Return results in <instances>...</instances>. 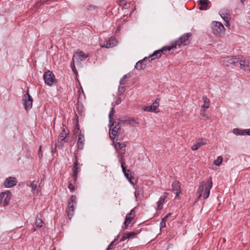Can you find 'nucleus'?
<instances>
[{
    "instance_id": "f257e3e1",
    "label": "nucleus",
    "mask_w": 250,
    "mask_h": 250,
    "mask_svg": "<svg viewBox=\"0 0 250 250\" xmlns=\"http://www.w3.org/2000/svg\"><path fill=\"white\" fill-rule=\"evenodd\" d=\"M191 34L188 33L184 34L181 37L178 41L173 42L170 46H165L161 49L155 51L150 56V57L156 56V58H160L162 53L164 51H170L172 49L176 48L177 45L181 46L182 45H186L189 43V37Z\"/></svg>"
},
{
    "instance_id": "f03ea898",
    "label": "nucleus",
    "mask_w": 250,
    "mask_h": 250,
    "mask_svg": "<svg viewBox=\"0 0 250 250\" xmlns=\"http://www.w3.org/2000/svg\"><path fill=\"white\" fill-rule=\"evenodd\" d=\"M109 127V134L110 138L111 140H114L118 136L119 133L121 130V126L119 123L117 121H112L111 123L109 122L108 125Z\"/></svg>"
},
{
    "instance_id": "7ed1b4c3",
    "label": "nucleus",
    "mask_w": 250,
    "mask_h": 250,
    "mask_svg": "<svg viewBox=\"0 0 250 250\" xmlns=\"http://www.w3.org/2000/svg\"><path fill=\"white\" fill-rule=\"evenodd\" d=\"M22 102L25 110L28 111L32 107L33 99L28 92L25 94L22 98Z\"/></svg>"
},
{
    "instance_id": "20e7f679",
    "label": "nucleus",
    "mask_w": 250,
    "mask_h": 250,
    "mask_svg": "<svg viewBox=\"0 0 250 250\" xmlns=\"http://www.w3.org/2000/svg\"><path fill=\"white\" fill-rule=\"evenodd\" d=\"M43 78L45 83L48 85H51L56 82L55 75L50 71H47L44 73Z\"/></svg>"
},
{
    "instance_id": "39448f33",
    "label": "nucleus",
    "mask_w": 250,
    "mask_h": 250,
    "mask_svg": "<svg viewBox=\"0 0 250 250\" xmlns=\"http://www.w3.org/2000/svg\"><path fill=\"white\" fill-rule=\"evenodd\" d=\"M151 55H149L148 58L145 57L142 60H140L138 61L135 66V68L138 70H141L145 68V66L146 65V61L147 60H149V62L153 60L154 59H156V56L150 57Z\"/></svg>"
},
{
    "instance_id": "423d86ee",
    "label": "nucleus",
    "mask_w": 250,
    "mask_h": 250,
    "mask_svg": "<svg viewBox=\"0 0 250 250\" xmlns=\"http://www.w3.org/2000/svg\"><path fill=\"white\" fill-rule=\"evenodd\" d=\"M88 55L85 54L82 51L78 50L76 53L73 55L72 62H79L81 61H84L87 57Z\"/></svg>"
},
{
    "instance_id": "0eeeda50",
    "label": "nucleus",
    "mask_w": 250,
    "mask_h": 250,
    "mask_svg": "<svg viewBox=\"0 0 250 250\" xmlns=\"http://www.w3.org/2000/svg\"><path fill=\"white\" fill-rule=\"evenodd\" d=\"M213 26V30L216 34H221L225 32V28L224 25L220 22L213 21L212 23Z\"/></svg>"
},
{
    "instance_id": "6e6552de",
    "label": "nucleus",
    "mask_w": 250,
    "mask_h": 250,
    "mask_svg": "<svg viewBox=\"0 0 250 250\" xmlns=\"http://www.w3.org/2000/svg\"><path fill=\"white\" fill-rule=\"evenodd\" d=\"M208 140L206 138H202L196 140V142L191 146L192 150H196L199 148L201 146L206 145Z\"/></svg>"
},
{
    "instance_id": "1a4fd4ad",
    "label": "nucleus",
    "mask_w": 250,
    "mask_h": 250,
    "mask_svg": "<svg viewBox=\"0 0 250 250\" xmlns=\"http://www.w3.org/2000/svg\"><path fill=\"white\" fill-rule=\"evenodd\" d=\"M212 186V178L211 177H209V179L206 181V186L205 187V193L203 195L204 199H206L208 197Z\"/></svg>"
},
{
    "instance_id": "9d476101",
    "label": "nucleus",
    "mask_w": 250,
    "mask_h": 250,
    "mask_svg": "<svg viewBox=\"0 0 250 250\" xmlns=\"http://www.w3.org/2000/svg\"><path fill=\"white\" fill-rule=\"evenodd\" d=\"M17 183V180L14 177H9L5 180L4 186L7 188H10L15 186Z\"/></svg>"
},
{
    "instance_id": "9b49d317",
    "label": "nucleus",
    "mask_w": 250,
    "mask_h": 250,
    "mask_svg": "<svg viewBox=\"0 0 250 250\" xmlns=\"http://www.w3.org/2000/svg\"><path fill=\"white\" fill-rule=\"evenodd\" d=\"M198 3L200 5L199 7L200 10H206L209 8L210 2L208 0H199Z\"/></svg>"
},
{
    "instance_id": "f8f14e48",
    "label": "nucleus",
    "mask_w": 250,
    "mask_h": 250,
    "mask_svg": "<svg viewBox=\"0 0 250 250\" xmlns=\"http://www.w3.org/2000/svg\"><path fill=\"white\" fill-rule=\"evenodd\" d=\"M117 41L115 38H111L105 44H101V46L102 47H105V48H110L113 47L116 45L117 44Z\"/></svg>"
},
{
    "instance_id": "ddd939ff",
    "label": "nucleus",
    "mask_w": 250,
    "mask_h": 250,
    "mask_svg": "<svg viewBox=\"0 0 250 250\" xmlns=\"http://www.w3.org/2000/svg\"><path fill=\"white\" fill-rule=\"evenodd\" d=\"M172 191L176 194V197H177L179 194L181 192V188L180 183L177 181L173 182L172 185Z\"/></svg>"
},
{
    "instance_id": "4468645a",
    "label": "nucleus",
    "mask_w": 250,
    "mask_h": 250,
    "mask_svg": "<svg viewBox=\"0 0 250 250\" xmlns=\"http://www.w3.org/2000/svg\"><path fill=\"white\" fill-rule=\"evenodd\" d=\"M240 58L234 56H228L225 58V62H226L229 65V64H235L239 61Z\"/></svg>"
},
{
    "instance_id": "2eb2a0df",
    "label": "nucleus",
    "mask_w": 250,
    "mask_h": 250,
    "mask_svg": "<svg viewBox=\"0 0 250 250\" xmlns=\"http://www.w3.org/2000/svg\"><path fill=\"white\" fill-rule=\"evenodd\" d=\"M11 198V194L10 191L4 192L3 206H5L9 204Z\"/></svg>"
},
{
    "instance_id": "dca6fc26",
    "label": "nucleus",
    "mask_w": 250,
    "mask_h": 250,
    "mask_svg": "<svg viewBox=\"0 0 250 250\" xmlns=\"http://www.w3.org/2000/svg\"><path fill=\"white\" fill-rule=\"evenodd\" d=\"M76 204H74L72 203H68L67 211L68 213V216L70 219L73 215V212L74 211V206Z\"/></svg>"
},
{
    "instance_id": "f3484780",
    "label": "nucleus",
    "mask_w": 250,
    "mask_h": 250,
    "mask_svg": "<svg viewBox=\"0 0 250 250\" xmlns=\"http://www.w3.org/2000/svg\"><path fill=\"white\" fill-rule=\"evenodd\" d=\"M239 62L241 68L246 71L250 70L249 62L248 61L246 60H240L239 59Z\"/></svg>"
},
{
    "instance_id": "a211bd4d",
    "label": "nucleus",
    "mask_w": 250,
    "mask_h": 250,
    "mask_svg": "<svg viewBox=\"0 0 250 250\" xmlns=\"http://www.w3.org/2000/svg\"><path fill=\"white\" fill-rule=\"evenodd\" d=\"M84 141V138L83 135L81 134V133L79 134V138L77 142L78 147L79 149H82L83 146V142Z\"/></svg>"
},
{
    "instance_id": "6ab92c4d",
    "label": "nucleus",
    "mask_w": 250,
    "mask_h": 250,
    "mask_svg": "<svg viewBox=\"0 0 250 250\" xmlns=\"http://www.w3.org/2000/svg\"><path fill=\"white\" fill-rule=\"evenodd\" d=\"M160 102V99L157 98L154 102L150 105L151 108L152 109L154 112H158L159 111L157 110V107L159 106Z\"/></svg>"
},
{
    "instance_id": "aec40b11",
    "label": "nucleus",
    "mask_w": 250,
    "mask_h": 250,
    "mask_svg": "<svg viewBox=\"0 0 250 250\" xmlns=\"http://www.w3.org/2000/svg\"><path fill=\"white\" fill-rule=\"evenodd\" d=\"M43 222L41 218V216L40 214L37 215L35 225L38 228H42L43 226Z\"/></svg>"
},
{
    "instance_id": "412c9836",
    "label": "nucleus",
    "mask_w": 250,
    "mask_h": 250,
    "mask_svg": "<svg viewBox=\"0 0 250 250\" xmlns=\"http://www.w3.org/2000/svg\"><path fill=\"white\" fill-rule=\"evenodd\" d=\"M206 186V182L203 181L201 183V185L198 189L199 196H198V199H199L201 197L204 190H205Z\"/></svg>"
},
{
    "instance_id": "4be33fe9",
    "label": "nucleus",
    "mask_w": 250,
    "mask_h": 250,
    "mask_svg": "<svg viewBox=\"0 0 250 250\" xmlns=\"http://www.w3.org/2000/svg\"><path fill=\"white\" fill-rule=\"evenodd\" d=\"M220 15L224 21H229L230 19V15L224 10L220 11Z\"/></svg>"
},
{
    "instance_id": "5701e85b",
    "label": "nucleus",
    "mask_w": 250,
    "mask_h": 250,
    "mask_svg": "<svg viewBox=\"0 0 250 250\" xmlns=\"http://www.w3.org/2000/svg\"><path fill=\"white\" fill-rule=\"evenodd\" d=\"M113 140V143L114 144V147L116 150H119L123 148H124L125 147V145L124 143H120L119 142H115L114 140Z\"/></svg>"
},
{
    "instance_id": "b1692460",
    "label": "nucleus",
    "mask_w": 250,
    "mask_h": 250,
    "mask_svg": "<svg viewBox=\"0 0 250 250\" xmlns=\"http://www.w3.org/2000/svg\"><path fill=\"white\" fill-rule=\"evenodd\" d=\"M204 104L202 106V108L205 109H208L209 106V101L207 96H203Z\"/></svg>"
},
{
    "instance_id": "393cba45",
    "label": "nucleus",
    "mask_w": 250,
    "mask_h": 250,
    "mask_svg": "<svg viewBox=\"0 0 250 250\" xmlns=\"http://www.w3.org/2000/svg\"><path fill=\"white\" fill-rule=\"evenodd\" d=\"M165 201V197H160V200L157 203V209L161 210L163 208V204Z\"/></svg>"
},
{
    "instance_id": "a878e982",
    "label": "nucleus",
    "mask_w": 250,
    "mask_h": 250,
    "mask_svg": "<svg viewBox=\"0 0 250 250\" xmlns=\"http://www.w3.org/2000/svg\"><path fill=\"white\" fill-rule=\"evenodd\" d=\"M80 170V168L79 167H73V177L74 178L75 180H76L77 178V174L79 172Z\"/></svg>"
},
{
    "instance_id": "bb28decb",
    "label": "nucleus",
    "mask_w": 250,
    "mask_h": 250,
    "mask_svg": "<svg viewBox=\"0 0 250 250\" xmlns=\"http://www.w3.org/2000/svg\"><path fill=\"white\" fill-rule=\"evenodd\" d=\"M117 239L115 238L114 240L112 241L108 246V247L106 250H113L116 244L119 243V242H117Z\"/></svg>"
},
{
    "instance_id": "cd10ccee",
    "label": "nucleus",
    "mask_w": 250,
    "mask_h": 250,
    "mask_svg": "<svg viewBox=\"0 0 250 250\" xmlns=\"http://www.w3.org/2000/svg\"><path fill=\"white\" fill-rule=\"evenodd\" d=\"M130 77V75L129 74H126V75H125L123 78L120 80V83L121 84H123V85H124L126 83V79Z\"/></svg>"
},
{
    "instance_id": "c85d7f7f",
    "label": "nucleus",
    "mask_w": 250,
    "mask_h": 250,
    "mask_svg": "<svg viewBox=\"0 0 250 250\" xmlns=\"http://www.w3.org/2000/svg\"><path fill=\"white\" fill-rule=\"evenodd\" d=\"M66 137V133L64 131V130H63V132H62L61 134L59 136L58 141L60 142H62L65 140Z\"/></svg>"
},
{
    "instance_id": "c756f323",
    "label": "nucleus",
    "mask_w": 250,
    "mask_h": 250,
    "mask_svg": "<svg viewBox=\"0 0 250 250\" xmlns=\"http://www.w3.org/2000/svg\"><path fill=\"white\" fill-rule=\"evenodd\" d=\"M233 133L237 135H244L245 132H244V130H240L238 128H234L233 130Z\"/></svg>"
},
{
    "instance_id": "7c9ffc66",
    "label": "nucleus",
    "mask_w": 250,
    "mask_h": 250,
    "mask_svg": "<svg viewBox=\"0 0 250 250\" xmlns=\"http://www.w3.org/2000/svg\"><path fill=\"white\" fill-rule=\"evenodd\" d=\"M223 159L221 156H218L217 158L213 162V164L215 166H219L222 162Z\"/></svg>"
},
{
    "instance_id": "2f4dec72",
    "label": "nucleus",
    "mask_w": 250,
    "mask_h": 250,
    "mask_svg": "<svg viewBox=\"0 0 250 250\" xmlns=\"http://www.w3.org/2000/svg\"><path fill=\"white\" fill-rule=\"evenodd\" d=\"M115 113V111L114 109V108L112 107L111 110H110V112L109 113L108 117H109V121L110 123H111L112 121H113V116L114 115V114Z\"/></svg>"
},
{
    "instance_id": "473e14b6",
    "label": "nucleus",
    "mask_w": 250,
    "mask_h": 250,
    "mask_svg": "<svg viewBox=\"0 0 250 250\" xmlns=\"http://www.w3.org/2000/svg\"><path fill=\"white\" fill-rule=\"evenodd\" d=\"M31 188H32V192L35 193L36 192H37V191L36 190V188L37 187V183L35 181H33L30 185Z\"/></svg>"
},
{
    "instance_id": "72a5a7b5",
    "label": "nucleus",
    "mask_w": 250,
    "mask_h": 250,
    "mask_svg": "<svg viewBox=\"0 0 250 250\" xmlns=\"http://www.w3.org/2000/svg\"><path fill=\"white\" fill-rule=\"evenodd\" d=\"M84 6L87 10L89 11H92L95 9V6L91 4H87Z\"/></svg>"
},
{
    "instance_id": "f704fd0d",
    "label": "nucleus",
    "mask_w": 250,
    "mask_h": 250,
    "mask_svg": "<svg viewBox=\"0 0 250 250\" xmlns=\"http://www.w3.org/2000/svg\"><path fill=\"white\" fill-rule=\"evenodd\" d=\"M115 121H117L118 123H119V125L127 124L128 122L127 119H119L116 120Z\"/></svg>"
},
{
    "instance_id": "c9c22d12",
    "label": "nucleus",
    "mask_w": 250,
    "mask_h": 250,
    "mask_svg": "<svg viewBox=\"0 0 250 250\" xmlns=\"http://www.w3.org/2000/svg\"><path fill=\"white\" fill-rule=\"evenodd\" d=\"M125 176L126 178V179L130 182H131V174L129 173V171L128 170L127 172L124 173Z\"/></svg>"
},
{
    "instance_id": "e433bc0d",
    "label": "nucleus",
    "mask_w": 250,
    "mask_h": 250,
    "mask_svg": "<svg viewBox=\"0 0 250 250\" xmlns=\"http://www.w3.org/2000/svg\"><path fill=\"white\" fill-rule=\"evenodd\" d=\"M69 203L76 204V197L74 195H72L70 197V202Z\"/></svg>"
},
{
    "instance_id": "4c0bfd02",
    "label": "nucleus",
    "mask_w": 250,
    "mask_h": 250,
    "mask_svg": "<svg viewBox=\"0 0 250 250\" xmlns=\"http://www.w3.org/2000/svg\"><path fill=\"white\" fill-rule=\"evenodd\" d=\"M132 235H123L122 238L120 240L119 242H122L124 241H125L127 239H129L130 238Z\"/></svg>"
},
{
    "instance_id": "58836bf2",
    "label": "nucleus",
    "mask_w": 250,
    "mask_h": 250,
    "mask_svg": "<svg viewBox=\"0 0 250 250\" xmlns=\"http://www.w3.org/2000/svg\"><path fill=\"white\" fill-rule=\"evenodd\" d=\"M143 109L144 110V111H147V112H153L152 109L151 108L150 105L149 106H144L143 108Z\"/></svg>"
},
{
    "instance_id": "ea45409f",
    "label": "nucleus",
    "mask_w": 250,
    "mask_h": 250,
    "mask_svg": "<svg viewBox=\"0 0 250 250\" xmlns=\"http://www.w3.org/2000/svg\"><path fill=\"white\" fill-rule=\"evenodd\" d=\"M71 68L72 69V71H73V72L75 74H77V71L76 70V68L75 66V62H72L71 64Z\"/></svg>"
},
{
    "instance_id": "a19ab883",
    "label": "nucleus",
    "mask_w": 250,
    "mask_h": 250,
    "mask_svg": "<svg viewBox=\"0 0 250 250\" xmlns=\"http://www.w3.org/2000/svg\"><path fill=\"white\" fill-rule=\"evenodd\" d=\"M133 213H134V211L133 209H132L129 213L126 214L125 218H128L129 219H131L132 220V217H131V215Z\"/></svg>"
},
{
    "instance_id": "79ce46f5",
    "label": "nucleus",
    "mask_w": 250,
    "mask_h": 250,
    "mask_svg": "<svg viewBox=\"0 0 250 250\" xmlns=\"http://www.w3.org/2000/svg\"><path fill=\"white\" fill-rule=\"evenodd\" d=\"M131 221V220L129 219L128 218H125V221L124 222V225L125 228L130 224Z\"/></svg>"
},
{
    "instance_id": "37998d69",
    "label": "nucleus",
    "mask_w": 250,
    "mask_h": 250,
    "mask_svg": "<svg viewBox=\"0 0 250 250\" xmlns=\"http://www.w3.org/2000/svg\"><path fill=\"white\" fill-rule=\"evenodd\" d=\"M131 221V220L129 219L128 218H125V221L124 222V225L125 228L130 224Z\"/></svg>"
},
{
    "instance_id": "c03bdc74",
    "label": "nucleus",
    "mask_w": 250,
    "mask_h": 250,
    "mask_svg": "<svg viewBox=\"0 0 250 250\" xmlns=\"http://www.w3.org/2000/svg\"><path fill=\"white\" fill-rule=\"evenodd\" d=\"M3 196H4V192L0 193V204H1L2 203H3Z\"/></svg>"
},
{
    "instance_id": "a18cd8bd",
    "label": "nucleus",
    "mask_w": 250,
    "mask_h": 250,
    "mask_svg": "<svg viewBox=\"0 0 250 250\" xmlns=\"http://www.w3.org/2000/svg\"><path fill=\"white\" fill-rule=\"evenodd\" d=\"M38 155H39V157L40 158H42V146H41L39 147Z\"/></svg>"
},
{
    "instance_id": "49530a36",
    "label": "nucleus",
    "mask_w": 250,
    "mask_h": 250,
    "mask_svg": "<svg viewBox=\"0 0 250 250\" xmlns=\"http://www.w3.org/2000/svg\"><path fill=\"white\" fill-rule=\"evenodd\" d=\"M125 86H122L119 88V91L121 94L123 93L125 91Z\"/></svg>"
},
{
    "instance_id": "de8ad7c7",
    "label": "nucleus",
    "mask_w": 250,
    "mask_h": 250,
    "mask_svg": "<svg viewBox=\"0 0 250 250\" xmlns=\"http://www.w3.org/2000/svg\"><path fill=\"white\" fill-rule=\"evenodd\" d=\"M127 121H128V122H127L128 124L133 125V124H135V120L133 119H128Z\"/></svg>"
},
{
    "instance_id": "09e8293b",
    "label": "nucleus",
    "mask_w": 250,
    "mask_h": 250,
    "mask_svg": "<svg viewBox=\"0 0 250 250\" xmlns=\"http://www.w3.org/2000/svg\"><path fill=\"white\" fill-rule=\"evenodd\" d=\"M166 221L165 220H164V219H162L161 223H160V226H161V228H163V227H165V226H166Z\"/></svg>"
},
{
    "instance_id": "8fccbe9b",
    "label": "nucleus",
    "mask_w": 250,
    "mask_h": 250,
    "mask_svg": "<svg viewBox=\"0 0 250 250\" xmlns=\"http://www.w3.org/2000/svg\"><path fill=\"white\" fill-rule=\"evenodd\" d=\"M124 164H125V163H124V162L122 163V164H121V167H122V171L124 172V173H125L127 172L126 171L125 167L124 166Z\"/></svg>"
},
{
    "instance_id": "3c124183",
    "label": "nucleus",
    "mask_w": 250,
    "mask_h": 250,
    "mask_svg": "<svg viewBox=\"0 0 250 250\" xmlns=\"http://www.w3.org/2000/svg\"><path fill=\"white\" fill-rule=\"evenodd\" d=\"M68 188L70 190H71L72 191H73L75 187L72 184H70L68 186Z\"/></svg>"
},
{
    "instance_id": "603ef678",
    "label": "nucleus",
    "mask_w": 250,
    "mask_h": 250,
    "mask_svg": "<svg viewBox=\"0 0 250 250\" xmlns=\"http://www.w3.org/2000/svg\"><path fill=\"white\" fill-rule=\"evenodd\" d=\"M126 4V2L124 0H122L119 1V5L120 6H124Z\"/></svg>"
},
{
    "instance_id": "864d4df0",
    "label": "nucleus",
    "mask_w": 250,
    "mask_h": 250,
    "mask_svg": "<svg viewBox=\"0 0 250 250\" xmlns=\"http://www.w3.org/2000/svg\"><path fill=\"white\" fill-rule=\"evenodd\" d=\"M244 132H245V134L250 135V129H245L244 130Z\"/></svg>"
},
{
    "instance_id": "5fc2aeb1",
    "label": "nucleus",
    "mask_w": 250,
    "mask_h": 250,
    "mask_svg": "<svg viewBox=\"0 0 250 250\" xmlns=\"http://www.w3.org/2000/svg\"><path fill=\"white\" fill-rule=\"evenodd\" d=\"M115 102H116L117 104H120L121 102V98L120 97H118L117 98V100H116Z\"/></svg>"
},
{
    "instance_id": "6e6d98bb",
    "label": "nucleus",
    "mask_w": 250,
    "mask_h": 250,
    "mask_svg": "<svg viewBox=\"0 0 250 250\" xmlns=\"http://www.w3.org/2000/svg\"><path fill=\"white\" fill-rule=\"evenodd\" d=\"M171 213H168L167 215H166L163 218V219H164V220L166 221L167 220V219L168 218L169 216H170L171 215Z\"/></svg>"
},
{
    "instance_id": "4d7b16f0",
    "label": "nucleus",
    "mask_w": 250,
    "mask_h": 250,
    "mask_svg": "<svg viewBox=\"0 0 250 250\" xmlns=\"http://www.w3.org/2000/svg\"><path fill=\"white\" fill-rule=\"evenodd\" d=\"M225 23V25H226V26L227 27H229V21H224Z\"/></svg>"
},
{
    "instance_id": "13d9d810",
    "label": "nucleus",
    "mask_w": 250,
    "mask_h": 250,
    "mask_svg": "<svg viewBox=\"0 0 250 250\" xmlns=\"http://www.w3.org/2000/svg\"><path fill=\"white\" fill-rule=\"evenodd\" d=\"M79 165V162H78L77 160L76 159L75 163H74V167H78V166Z\"/></svg>"
},
{
    "instance_id": "bf43d9fd",
    "label": "nucleus",
    "mask_w": 250,
    "mask_h": 250,
    "mask_svg": "<svg viewBox=\"0 0 250 250\" xmlns=\"http://www.w3.org/2000/svg\"><path fill=\"white\" fill-rule=\"evenodd\" d=\"M168 194L167 192H165L164 196H161V197H165V199L166 198V197L167 196Z\"/></svg>"
},
{
    "instance_id": "052dcab7",
    "label": "nucleus",
    "mask_w": 250,
    "mask_h": 250,
    "mask_svg": "<svg viewBox=\"0 0 250 250\" xmlns=\"http://www.w3.org/2000/svg\"><path fill=\"white\" fill-rule=\"evenodd\" d=\"M124 234H129V235H131V234H136L134 232H129V233H124Z\"/></svg>"
},
{
    "instance_id": "680f3d73",
    "label": "nucleus",
    "mask_w": 250,
    "mask_h": 250,
    "mask_svg": "<svg viewBox=\"0 0 250 250\" xmlns=\"http://www.w3.org/2000/svg\"><path fill=\"white\" fill-rule=\"evenodd\" d=\"M205 110H206V109H204V111H203V113H201V115H202V116H204H204H206V115H205Z\"/></svg>"
},
{
    "instance_id": "e2e57ef3",
    "label": "nucleus",
    "mask_w": 250,
    "mask_h": 250,
    "mask_svg": "<svg viewBox=\"0 0 250 250\" xmlns=\"http://www.w3.org/2000/svg\"><path fill=\"white\" fill-rule=\"evenodd\" d=\"M56 147H55V148H54V149H53V150H52V152H55V151H56Z\"/></svg>"
},
{
    "instance_id": "0e129e2a",
    "label": "nucleus",
    "mask_w": 250,
    "mask_h": 250,
    "mask_svg": "<svg viewBox=\"0 0 250 250\" xmlns=\"http://www.w3.org/2000/svg\"><path fill=\"white\" fill-rule=\"evenodd\" d=\"M244 1H245V0H241V2H242V3H244Z\"/></svg>"
},
{
    "instance_id": "69168bd1",
    "label": "nucleus",
    "mask_w": 250,
    "mask_h": 250,
    "mask_svg": "<svg viewBox=\"0 0 250 250\" xmlns=\"http://www.w3.org/2000/svg\"><path fill=\"white\" fill-rule=\"evenodd\" d=\"M135 196L136 198H137V196H136V192L135 193Z\"/></svg>"
},
{
    "instance_id": "338daca9",
    "label": "nucleus",
    "mask_w": 250,
    "mask_h": 250,
    "mask_svg": "<svg viewBox=\"0 0 250 250\" xmlns=\"http://www.w3.org/2000/svg\"><path fill=\"white\" fill-rule=\"evenodd\" d=\"M169 245L168 246V247L167 248V249H169Z\"/></svg>"
},
{
    "instance_id": "774afa93",
    "label": "nucleus",
    "mask_w": 250,
    "mask_h": 250,
    "mask_svg": "<svg viewBox=\"0 0 250 250\" xmlns=\"http://www.w3.org/2000/svg\"><path fill=\"white\" fill-rule=\"evenodd\" d=\"M169 245L168 246V247L167 248V249H169Z\"/></svg>"
}]
</instances>
